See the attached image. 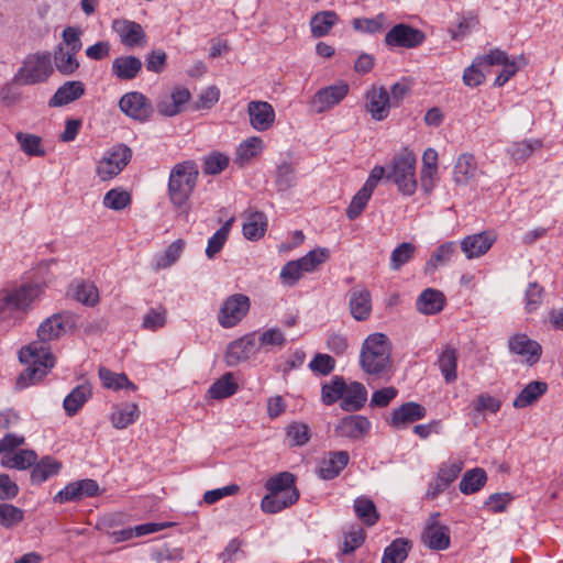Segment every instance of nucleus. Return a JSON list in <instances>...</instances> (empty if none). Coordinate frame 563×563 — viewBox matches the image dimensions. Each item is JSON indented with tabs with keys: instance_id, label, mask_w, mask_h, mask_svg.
<instances>
[{
	"instance_id": "obj_1",
	"label": "nucleus",
	"mask_w": 563,
	"mask_h": 563,
	"mask_svg": "<svg viewBox=\"0 0 563 563\" xmlns=\"http://www.w3.org/2000/svg\"><path fill=\"white\" fill-rule=\"evenodd\" d=\"M66 318L60 313L54 314L40 324L37 329L40 340L20 350L19 358L26 365L18 378V385L21 388L38 383L54 367L55 357L47 342L60 338L66 332Z\"/></svg>"
},
{
	"instance_id": "obj_2",
	"label": "nucleus",
	"mask_w": 563,
	"mask_h": 563,
	"mask_svg": "<svg viewBox=\"0 0 563 563\" xmlns=\"http://www.w3.org/2000/svg\"><path fill=\"white\" fill-rule=\"evenodd\" d=\"M391 343L384 333H372L363 342L360 353L362 369L373 376H383L390 367Z\"/></svg>"
},
{
	"instance_id": "obj_3",
	"label": "nucleus",
	"mask_w": 563,
	"mask_h": 563,
	"mask_svg": "<svg viewBox=\"0 0 563 563\" xmlns=\"http://www.w3.org/2000/svg\"><path fill=\"white\" fill-rule=\"evenodd\" d=\"M43 288L37 284L0 290V322H14L20 312L26 311L40 298Z\"/></svg>"
},
{
	"instance_id": "obj_4",
	"label": "nucleus",
	"mask_w": 563,
	"mask_h": 563,
	"mask_svg": "<svg viewBox=\"0 0 563 563\" xmlns=\"http://www.w3.org/2000/svg\"><path fill=\"white\" fill-rule=\"evenodd\" d=\"M198 166L192 161L176 164L169 175L168 195L172 203L181 208L191 196L198 179Z\"/></svg>"
},
{
	"instance_id": "obj_5",
	"label": "nucleus",
	"mask_w": 563,
	"mask_h": 563,
	"mask_svg": "<svg viewBox=\"0 0 563 563\" xmlns=\"http://www.w3.org/2000/svg\"><path fill=\"white\" fill-rule=\"evenodd\" d=\"M416 163L415 154L405 148L391 159L386 174V178L393 181L399 192L405 196H412L417 190Z\"/></svg>"
},
{
	"instance_id": "obj_6",
	"label": "nucleus",
	"mask_w": 563,
	"mask_h": 563,
	"mask_svg": "<svg viewBox=\"0 0 563 563\" xmlns=\"http://www.w3.org/2000/svg\"><path fill=\"white\" fill-rule=\"evenodd\" d=\"M53 73L52 54L46 51L36 52L25 56L14 80L22 85H35L45 82Z\"/></svg>"
},
{
	"instance_id": "obj_7",
	"label": "nucleus",
	"mask_w": 563,
	"mask_h": 563,
	"mask_svg": "<svg viewBox=\"0 0 563 563\" xmlns=\"http://www.w3.org/2000/svg\"><path fill=\"white\" fill-rule=\"evenodd\" d=\"M250 308L249 296L240 292L230 295L223 300L218 311V322L222 328L231 329L247 316Z\"/></svg>"
},
{
	"instance_id": "obj_8",
	"label": "nucleus",
	"mask_w": 563,
	"mask_h": 563,
	"mask_svg": "<svg viewBox=\"0 0 563 563\" xmlns=\"http://www.w3.org/2000/svg\"><path fill=\"white\" fill-rule=\"evenodd\" d=\"M132 157V151L122 144L104 153L97 165V175L101 180H109L119 175Z\"/></svg>"
},
{
	"instance_id": "obj_9",
	"label": "nucleus",
	"mask_w": 563,
	"mask_h": 563,
	"mask_svg": "<svg viewBox=\"0 0 563 563\" xmlns=\"http://www.w3.org/2000/svg\"><path fill=\"white\" fill-rule=\"evenodd\" d=\"M426 34L409 24L394 25L385 35V44L390 48H416L423 44Z\"/></svg>"
},
{
	"instance_id": "obj_10",
	"label": "nucleus",
	"mask_w": 563,
	"mask_h": 563,
	"mask_svg": "<svg viewBox=\"0 0 563 563\" xmlns=\"http://www.w3.org/2000/svg\"><path fill=\"white\" fill-rule=\"evenodd\" d=\"M112 31L118 35L121 44L129 49L143 48L147 44V35L141 24L128 19H114Z\"/></svg>"
},
{
	"instance_id": "obj_11",
	"label": "nucleus",
	"mask_w": 563,
	"mask_h": 563,
	"mask_svg": "<svg viewBox=\"0 0 563 563\" xmlns=\"http://www.w3.org/2000/svg\"><path fill=\"white\" fill-rule=\"evenodd\" d=\"M120 110L129 118L146 122L153 113V106L142 92L130 91L124 93L119 101Z\"/></svg>"
},
{
	"instance_id": "obj_12",
	"label": "nucleus",
	"mask_w": 563,
	"mask_h": 563,
	"mask_svg": "<svg viewBox=\"0 0 563 563\" xmlns=\"http://www.w3.org/2000/svg\"><path fill=\"white\" fill-rule=\"evenodd\" d=\"M349 90L345 81L321 88L314 93L311 107L317 113L325 112L338 106L347 96Z\"/></svg>"
},
{
	"instance_id": "obj_13",
	"label": "nucleus",
	"mask_w": 563,
	"mask_h": 563,
	"mask_svg": "<svg viewBox=\"0 0 563 563\" xmlns=\"http://www.w3.org/2000/svg\"><path fill=\"white\" fill-rule=\"evenodd\" d=\"M191 98L190 91L183 86L174 87L169 92L158 97L157 112L164 117H175L184 111Z\"/></svg>"
},
{
	"instance_id": "obj_14",
	"label": "nucleus",
	"mask_w": 563,
	"mask_h": 563,
	"mask_svg": "<svg viewBox=\"0 0 563 563\" xmlns=\"http://www.w3.org/2000/svg\"><path fill=\"white\" fill-rule=\"evenodd\" d=\"M393 107L388 90L383 86L373 85L365 92V109L376 121L385 120Z\"/></svg>"
},
{
	"instance_id": "obj_15",
	"label": "nucleus",
	"mask_w": 563,
	"mask_h": 563,
	"mask_svg": "<svg viewBox=\"0 0 563 563\" xmlns=\"http://www.w3.org/2000/svg\"><path fill=\"white\" fill-rule=\"evenodd\" d=\"M508 347L512 354L519 355L522 362L532 366L542 356V346L525 333H517L509 338Z\"/></svg>"
},
{
	"instance_id": "obj_16",
	"label": "nucleus",
	"mask_w": 563,
	"mask_h": 563,
	"mask_svg": "<svg viewBox=\"0 0 563 563\" xmlns=\"http://www.w3.org/2000/svg\"><path fill=\"white\" fill-rule=\"evenodd\" d=\"M99 492V484L95 479L85 478L67 484L55 495L54 501L59 504L79 501L84 498L97 496Z\"/></svg>"
},
{
	"instance_id": "obj_17",
	"label": "nucleus",
	"mask_w": 563,
	"mask_h": 563,
	"mask_svg": "<svg viewBox=\"0 0 563 563\" xmlns=\"http://www.w3.org/2000/svg\"><path fill=\"white\" fill-rule=\"evenodd\" d=\"M439 514L429 517L422 532V542L431 550H445L450 547V530L439 522Z\"/></svg>"
},
{
	"instance_id": "obj_18",
	"label": "nucleus",
	"mask_w": 563,
	"mask_h": 563,
	"mask_svg": "<svg viewBox=\"0 0 563 563\" xmlns=\"http://www.w3.org/2000/svg\"><path fill=\"white\" fill-rule=\"evenodd\" d=\"M251 126L260 132L269 130L276 118L273 106L266 101L253 100L247 103Z\"/></svg>"
},
{
	"instance_id": "obj_19",
	"label": "nucleus",
	"mask_w": 563,
	"mask_h": 563,
	"mask_svg": "<svg viewBox=\"0 0 563 563\" xmlns=\"http://www.w3.org/2000/svg\"><path fill=\"white\" fill-rule=\"evenodd\" d=\"M349 461L350 454L346 451L328 452L320 459L317 474L322 479H333L346 467Z\"/></svg>"
},
{
	"instance_id": "obj_20",
	"label": "nucleus",
	"mask_w": 563,
	"mask_h": 563,
	"mask_svg": "<svg viewBox=\"0 0 563 563\" xmlns=\"http://www.w3.org/2000/svg\"><path fill=\"white\" fill-rule=\"evenodd\" d=\"M256 352H260V350L256 342V333L254 332L231 342L225 353V361L228 365L232 366L250 358Z\"/></svg>"
},
{
	"instance_id": "obj_21",
	"label": "nucleus",
	"mask_w": 563,
	"mask_h": 563,
	"mask_svg": "<svg viewBox=\"0 0 563 563\" xmlns=\"http://www.w3.org/2000/svg\"><path fill=\"white\" fill-rule=\"evenodd\" d=\"M427 416V409L415 401L402 404L393 410L389 424L397 430L406 429L409 424L423 419Z\"/></svg>"
},
{
	"instance_id": "obj_22",
	"label": "nucleus",
	"mask_w": 563,
	"mask_h": 563,
	"mask_svg": "<svg viewBox=\"0 0 563 563\" xmlns=\"http://www.w3.org/2000/svg\"><path fill=\"white\" fill-rule=\"evenodd\" d=\"M496 241L493 232H482L465 236L461 241V250L466 258H477L486 254Z\"/></svg>"
},
{
	"instance_id": "obj_23",
	"label": "nucleus",
	"mask_w": 563,
	"mask_h": 563,
	"mask_svg": "<svg viewBox=\"0 0 563 563\" xmlns=\"http://www.w3.org/2000/svg\"><path fill=\"white\" fill-rule=\"evenodd\" d=\"M371 430V421L364 416H347L341 419L335 428L340 437L361 439Z\"/></svg>"
},
{
	"instance_id": "obj_24",
	"label": "nucleus",
	"mask_w": 563,
	"mask_h": 563,
	"mask_svg": "<svg viewBox=\"0 0 563 563\" xmlns=\"http://www.w3.org/2000/svg\"><path fill=\"white\" fill-rule=\"evenodd\" d=\"M350 310L357 321L367 320L372 312L371 292L365 287H354L350 291Z\"/></svg>"
},
{
	"instance_id": "obj_25",
	"label": "nucleus",
	"mask_w": 563,
	"mask_h": 563,
	"mask_svg": "<svg viewBox=\"0 0 563 563\" xmlns=\"http://www.w3.org/2000/svg\"><path fill=\"white\" fill-rule=\"evenodd\" d=\"M478 175L477 162L474 155L461 154L453 168V180L456 185H468Z\"/></svg>"
},
{
	"instance_id": "obj_26",
	"label": "nucleus",
	"mask_w": 563,
	"mask_h": 563,
	"mask_svg": "<svg viewBox=\"0 0 563 563\" xmlns=\"http://www.w3.org/2000/svg\"><path fill=\"white\" fill-rule=\"evenodd\" d=\"M85 93V85L81 81L73 80L63 84L49 99V107H63L66 106Z\"/></svg>"
},
{
	"instance_id": "obj_27",
	"label": "nucleus",
	"mask_w": 563,
	"mask_h": 563,
	"mask_svg": "<svg viewBox=\"0 0 563 563\" xmlns=\"http://www.w3.org/2000/svg\"><path fill=\"white\" fill-rule=\"evenodd\" d=\"M142 69V62L135 56H120L113 59L111 74L120 80L134 79Z\"/></svg>"
},
{
	"instance_id": "obj_28",
	"label": "nucleus",
	"mask_w": 563,
	"mask_h": 563,
	"mask_svg": "<svg viewBox=\"0 0 563 563\" xmlns=\"http://www.w3.org/2000/svg\"><path fill=\"white\" fill-rule=\"evenodd\" d=\"M341 407L346 411L360 410L367 400V390L362 383H345L344 396L342 397Z\"/></svg>"
},
{
	"instance_id": "obj_29",
	"label": "nucleus",
	"mask_w": 563,
	"mask_h": 563,
	"mask_svg": "<svg viewBox=\"0 0 563 563\" xmlns=\"http://www.w3.org/2000/svg\"><path fill=\"white\" fill-rule=\"evenodd\" d=\"M438 366L446 384H452L457 378V351L446 345L438 356Z\"/></svg>"
},
{
	"instance_id": "obj_30",
	"label": "nucleus",
	"mask_w": 563,
	"mask_h": 563,
	"mask_svg": "<svg viewBox=\"0 0 563 563\" xmlns=\"http://www.w3.org/2000/svg\"><path fill=\"white\" fill-rule=\"evenodd\" d=\"M243 235L250 241L262 239L267 230V217L261 211H252L245 216Z\"/></svg>"
},
{
	"instance_id": "obj_31",
	"label": "nucleus",
	"mask_w": 563,
	"mask_h": 563,
	"mask_svg": "<svg viewBox=\"0 0 563 563\" xmlns=\"http://www.w3.org/2000/svg\"><path fill=\"white\" fill-rule=\"evenodd\" d=\"M548 390L545 382L529 383L514 399L512 406L517 409L526 408L537 402Z\"/></svg>"
},
{
	"instance_id": "obj_32",
	"label": "nucleus",
	"mask_w": 563,
	"mask_h": 563,
	"mask_svg": "<svg viewBox=\"0 0 563 563\" xmlns=\"http://www.w3.org/2000/svg\"><path fill=\"white\" fill-rule=\"evenodd\" d=\"M299 499V492L292 490L288 496L269 493L263 497L261 508L266 514H276L294 505Z\"/></svg>"
},
{
	"instance_id": "obj_33",
	"label": "nucleus",
	"mask_w": 563,
	"mask_h": 563,
	"mask_svg": "<svg viewBox=\"0 0 563 563\" xmlns=\"http://www.w3.org/2000/svg\"><path fill=\"white\" fill-rule=\"evenodd\" d=\"M140 418V409L136 404L114 406L110 415V422L115 429H124L133 424Z\"/></svg>"
},
{
	"instance_id": "obj_34",
	"label": "nucleus",
	"mask_w": 563,
	"mask_h": 563,
	"mask_svg": "<svg viewBox=\"0 0 563 563\" xmlns=\"http://www.w3.org/2000/svg\"><path fill=\"white\" fill-rule=\"evenodd\" d=\"M98 376L102 386L107 389L115 391L120 389H131L135 391L137 389L136 385L132 383L124 373H114L104 366L99 368Z\"/></svg>"
},
{
	"instance_id": "obj_35",
	"label": "nucleus",
	"mask_w": 563,
	"mask_h": 563,
	"mask_svg": "<svg viewBox=\"0 0 563 563\" xmlns=\"http://www.w3.org/2000/svg\"><path fill=\"white\" fill-rule=\"evenodd\" d=\"M91 387L82 384L75 387L64 399L63 406L67 416H75L91 397Z\"/></svg>"
},
{
	"instance_id": "obj_36",
	"label": "nucleus",
	"mask_w": 563,
	"mask_h": 563,
	"mask_svg": "<svg viewBox=\"0 0 563 563\" xmlns=\"http://www.w3.org/2000/svg\"><path fill=\"white\" fill-rule=\"evenodd\" d=\"M445 298L439 290L428 288L417 300V309L424 314H435L443 309Z\"/></svg>"
},
{
	"instance_id": "obj_37",
	"label": "nucleus",
	"mask_w": 563,
	"mask_h": 563,
	"mask_svg": "<svg viewBox=\"0 0 563 563\" xmlns=\"http://www.w3.org/2000/svg\"><path fill=\"white\" fill-rule=\"evenodd\" d=\"M338 22L339 15L334 11H320L310 20L311 35L314 38L323 37Z\"/></svg>"
},
{
	"instance_id": "obj_38",
	"label": "nucleus",
	"mask_w": 563,
	"mask_h": 563,
	"mask_svg": "<svg viewBox=\"0 0 563 563\" xmlns=\"http://www.w3.org/2000/svg\"><path fill=\"white\" fill-rule=\"evenodd\" d=\"M76 55L77 53H70V51L63 48V46H56L52 57L57 71L64 76L76 73L80 66Z\"/></svg>"
},
{
	"instance_id": "obj_39",
	"label": "nucleus",
	"mask_w": 563,
	"mask_h": 563,
	"mask_svg": "<svg viewBox=\"0 0 563 563\" xmlns=\"http://www.w3.org/2000/svg\"><path fill=\"white\" fill-rule=\"evenodd\" d=\"M62 464L56 460L46 456L43 457L38 463L33 465L31 472V481L33 484L40 485L59 473Z\"/></svg>"
},
{
	"instance_id": "obj_40",
	"label": "nucleus",
	"mask_w": 563,
	"mask_h": 563,
	"mask_svg": "<svg viewBox=\"0 0 563 563\" xmlns=\"http://www.w3.org/2000/svg\"><path fill=\"white\" fill-rule=\"evenodd\" d=\"M353 508H354L355 516L365 526L372 527V526L376 525L377 521L379 520V514L376 509L374 501L366 496L357 497L354 500Z\"/></svg>"
},
{
	"instance_id": "obj_41",
	"label": "nucleus",
	"mask_w": 563,
	"mask_h": 563,
	"mask_svg": "<svg viewBox=\"0 0 563 563\" xmlns=\"http://www.w3.org/2000/svg\"><path fill=\"white\" fill-rule=\"evenodd\" d=\"M238 388L233 373H225L210 386L208 394L213 399H224L234 395Z\"/></svg>"
},
{
	"instance_id": "obj_42",
	"label": "nucleus",
	"mask_w": 563,
	"mask_h": 563,
	"mask_svg": "<svg viewBox=\"0 0 563 563\" xmlns=\"http://www.w3.org/2000/svg\"><path fill=\"white\" fill-rule=\"evenodd\" d=\"M263 148V140L258 136H251L243 141L236 148L235 162L240 165H244L245 163H249L252 158L260 155Z\"/></svg>"
},
{
	"instance_id": "obj_43",
	"label": "nucleus",
	"mask_w": 563,
	"mask_h": 563,
	"mask_svg": "<svg viewBox=\"0 0 563 563\" xmlns=\"http://www.w3.org/2000/svg\"><path fill=\"white\" fill-rule=\"evenodd\" d=\"M15 139L22 152L27 156L42 157L46 154L41 136L32 133L18 132Z\"/></svg>"
},
{
	"instance_id": "obj_44",
	"label": "nucleus",
	"mask_w": 563,
	"mask_h": 563,
	"mask_svg": "<svg viewBox=\"0 0 563 563\" xmlns=\"http://www.w3.org/2000/svg\"><path fill=\"white\" fill-rule=\"evenodd\" d=\"M345 379L342 376H334L331 380L322 384L321 400L325 406H331L344 396Z\"/></svg>"
},
{
	"instance_id": "obj_45",
	"label": "nucleus",
	"mask_w": 563,
	"mask_h": 563,
	"mask_svg": "<svg viewBox=\"0 0 563 563\" xmlns=\"http://www.w3.org/2000/svg\"><path fill=\"white\" fill-rule=\"evenodd\" d=\"M265 488L269 493L288 496L290 492L297 490L295 486V476L289 472H282L268 478L265 483Z\"/></svg>"
},
{
	"instance_id": "obj_46",
	"label": "nucleus",
	"mask_w": 563,
	"mask_h": 563,
	"mask_svg": "<svg viewBox=\"0 0 563 563\" xmlns=\"http://www.w3.org/2000/svg\"><path fill=\"white\" fill-rule=\"evenodd\" d=\"M37 455L33 450H19L7 455L5 459L1 460V463L5 467L26 470L35 464Z\"/></svg>"
},
{
	"instance_id": "obj_47",
	"label": "nucleus",
	"mask_w": 563,
	"mask_h": 563,
	"mask_svg": "<svg viewBox=\"0 0 563 563\" xmlns=\"http://www.w3.org/2000/svg\"><path fill=\"white\" fill-rule=\"evenodd\" d=\"M185 249V242L181 239H178L174 241L172 244L167 246L165 252L162 255H158L155 258L154 263V269H165L174 265L179 257L181 256V253Z\"/></svg>"
},
{
	"instance_id": "obj_48",
	"label": "nucleus",
	"mask_w": 563,
	"mask_h": 563,
	"mask_svg": "<svg viewBox=\"0 0 563 563\" xmlns=\"http://www.w3.org/2000/svg\"><path fill=\"white\" fill-rule=\"evenodd\" d=\"M410 550V542L407 539L394 540L384 551L382 563H402Z\"/></svg>"
},
{
	"instance_id": "obj_49",
	"label": "nucleus",
	"mask_w": 563,
	"mask_h": 563,
	"mask_svg": "<svg viewBox=\"0 0 563 563\" xmlns=\"http://www.w3.org/2000/svg\"><path fill=\"white\" fill-rule=\"evenodd\" d=\"M256 342L260 351L269 352L274 347H283L286 344V338L279 329L271 328L256 333Z\"/></svg>"
},
{
	"instance_id": "obj_50",
	"label": "nucleus",
	"mask_w": 563,
	"mask_h": 563,
	"mask_svg": "<svg viewBox=\"0 0 563 563\" xmlns=\"http://www.w3.org/2000/svg\"><path fill=\"white\" fill-rule=\"evenodd\" d=\"M234 218L229 219L208 240L206 255L208 258H213L224 246L228 241Z\"/></svg>"
},
{
	"instance_id": "obj_51",
	"label": "nucleus",
	"mask_w": 563,
	"mask_h": 563,
	"mask_svg": "<svg viewBox=\"0 0 563 563\" xmlns=\"http://www.w3.org/2000/svg\"><path fill=\"white\" fill-rule=\"evenodd\" d=\"M486 481L487 476L484 470H471L462 477L460 482V490L466 495L476 493L485 485Z\"/></svg>"
},
{
	"instance_id": "obj_52",
	"label": "nucleus",
	"mask_w": 563,
	"mask_h": 563,
	"mask_svg": "<svg viewBox=\"0 0 563 563\" xmlns=\"http://www.w3.org/2000/svg\"><path fill=\"white\" fill-rule=\"evenodd\" d=\"M73 294L76 300L85 306L93 307L99 302V290L88 282H78L73 286Z\"/></svg>"
},
{
	"instance_id": "obj_53",
	"label": "nucleus",
	"mask_w": 563,
	"mask_h": 563,
	"mask_svg": "<svg viewBox=\"0 0 563 563\" xmlns=\"http://www.w3.org/2000/svg\"><path fill=\"white\" fill-rule=\"evenodd\" d=\"M386 23L387 16L384 13H379L374 18H356L352 21L355 31L369 34L383 31Z\"/></svg>"
},
{
	"instance_id": "obj_54",
	"label": "nucleus",
	"mask_w": 563,
	"mask_h": 563,
	"mask_svg": "<svg viewBox=\"0 0 563 563\" xmlns=\"http://www.w3.org/2000/svg\"><path fill=\"white\" fill-rule=\"evenodd\" d=\"M456 253V244L453 241L445 242L434 250L427 263V268L435 269L449 263Z\"/></svg>"
},
{
	"instance_id": "obj_55",
	"label": "nucleus",
	"mask_w": 563,
	"mask_h": 563,
	"mask_svg": "<svg viewBox=\"0 0 563 563\" xmlns=\"http://www.w3.org/2000/svg\"><path fill=\"white\" fill-rule=\"evenodd\" d=\"M286 438L294 446H302L310 440L309 427L303 422H291L286 427Z\"/></svg>"
},
{
	"instance_id": "obj_56",
	"label": "nucleus",
	"mask_w": 563,
	"mask_h": 563,
	"mask_svg": "<svg viewBox=\"0 0 563 563\" xmlns=\"http://www.w3.org/2000/svg\"><path fill=\"white\" fill-rule=\"evenodd\" d=\"M544 288L538 283H530L525 291L523 302L527 313L537 311L543 301Z\"/></svg>"
},
{
	"instance_id": "obj_57",
	"label": "nucleus",
	"mask_w": 563,
	"mask_h": 563,
	"mask_svg": "<svg viewBox=\"0 0 563 563\" xmlns=\"http://www.w3.org/2000/svg\"><path fill=\"white\" fill-rule=\"evenodd\" d=\"M539 147H541L539 140L515 142L508 147V154L517 163L525 162Z\"/></svg>"
},
{
	"instance_id": "obj_58",
	"label": "nucleus",
	"mask_w": 563,
	"mask_h": 563,
	"mask_svg": "<svg viewBox=\"0 0 563 563\" xmlns=\"http://www.w3.org/2000/svg\"><path fill=\"white\" fill-rule=\"evenodd\" d=\"M167 321V310L163 306L150 309L143 317L142 328L148 331H157L165 327Z\"/></svg>"
},
{
	"instance_id": "obj_59",
	"label": "nucleus",
	"mask_w": 563,
	"mask_h": 563,
	"mask_svg": "<svg viewBox=\"0 0 563 563\" xmlns=\"http://www.w3.org/2000/svg\"><path fill=\"white\" fill-rule=\"evenodd\" d=\"M416 253V246L412 243L404 242L399 244L391 253L390 268L398 271L402 265L410 262Z\"/></svg>"
},
{
	"instance_id": "obj_60",
	"label": "nucleus",
	"mask_w": 563,
	"mask_h": 563,
	"mask_svg": "<svg viewBox=\"0 0 563 563\" xmlns=\"http://www.w3.org/2000/svg\"><path fill=\"white\" fill-rule=\"evenodd\" d=\"M131 203V195L122 189H111L103 197L104 207L119 211Z\"/></svg>"
},
{
	"instance_id": "obj_61",
	"label": "nucleus",
	"mask_w": 563,
	"mask_h": 563,
	"mask_svg": "<svg viewBox=\"0 0 563 563\" xmlns=\"http://www.w3.org/2000/svg\"><path fill=\"white\" fill-rule=\"evenodd\" d=\"M24 519V511L11 504H0V525L12 528Z\"/></svg>"
},
{
	"instance_id": "obj_62",
	"label": "nucleus",
	"mask_w": 563,
	"mask_h": 563,
	"mask_svg": "<svg viewBox=\"0 0 563 563\" xmlns=\"http://www.w3.org/2000/svg\"><path fill=\"white\" fill-rule=\"evenodd\" d=\"M229 162L228 155L213 152L203 161V173L207 175H218L229 166Z\"/></svg>"
},
{
	"instance_id": "obj_63",
	"label": "nucleus",
	"mask_w": 563,
	"mask_h": 563,
	"mask_svg": "<svg viewBox=\"0 0 563 563\" xmlns=\"http://www.w3.org/2000/svg\"><path fill=\"white\" fill-rule=\"evenodd\" d=\"M473 410L477 413H497L500 410L501 401L489 394L478 395L472 402Z\"/></svg>"
},
{
	"instance_id": "obj_64",
	"label": "nucleus",
	"mask_w": 563,
	"mask_h": 563,
	"mask_svg": "<svg viewBox=\"0 0 563 563\" xmlns=\"http://www.w3.org/2000/svg\"><path fill=\"white\" fill-rule=\"evenodd\" d=\"M329 256V253L324 249H317L308 252L305 256L297 260L303 271V273L313 272L319 265L324 263Z\"/></svg>"
}]
</instances>
